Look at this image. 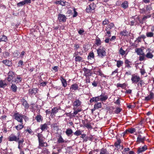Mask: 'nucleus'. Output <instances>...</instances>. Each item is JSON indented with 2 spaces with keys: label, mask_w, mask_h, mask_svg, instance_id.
I'll return each instance as SVG.
<instances>
[{
  "label": "nucleus",
  "mask_w": 154,
  "mask_h": 154,
  "mask_svg": "<svg viewBox=\"0 0 154 154\" xmlns=\"http://www.w3.org/2000/svg\"><path fill=\"white\" fill-rule=\"evenodd\" d=\"M38 141V148L40 149L41 147H46L48 146L47 143L44 141V138L42 135L40 133H38L37 135Z\"/></svg>",
  "instance_id": "1"
},
{
  "label": "nucleus",
  "mask_w": 154,
  "mask_h": 154,
  "mask_svg": "<svg viewBox=\"0 0 154 154\" xmlns=\"http://www.w3.org/2000/svg\"><path fill=\"white\" fill-rule=\"evenodd\" d=\"M17 135L16 136L14 134H12L8 138V141H15L17 142L20 139V138L21 137L20 133H17Z\"/></svg>",
  "instance_id": "2"
},
{
  "label": "nucleus",
  "mask_w": 154,
  "mask_h": 154,
  "mask_svg": "<svg viewBox=\"0 0 154 154\" xmlns=\"http://www.w3.org/2000/svg\"><path fill=\"white\" fill-rule=\"evenodd\" d=\"M98 55L101 58H103L106 55L105 49L103 47L101 46L97 49V50Z\"/></svg>",
  "instance_id": "3"
},
{
  "label": "nucleus",
  "mask_w": 154,
  "mask_h": 154,
  "mask_svg": "<svg viewBox=\"0 0 154 154\" xmlns=\"http://www.w3.org/2000/svg\"><path fill=\"white\" fill-rule=\"evenodd\" d=\"M14 117L15 119L17 120L18 122H20V123L23 122V119H24L25 117H26L25 116L18 113L14 114Z\"/></svg>",
  "instance_id": "4"
},
{
  "label": "nucleus",
  "mask_w": 154,
  "mask_h": 154,
  "mask_svg": "<svg viewBox=\"0 0 154 154\" xmlns=\"http://www.w3.org/2000/svg\"><path fill=\"white\" fill-rule=\"evenodd\" d=\"M140 79V78L139 76L135 74L132 75L131 80L132 83L137 84L139 81Z\"/></svg>",
  "instance_id": "5"
},
{
  "label": "nucleus",
  "mask_w": 154,
  "mask_h": 154,
  "mask_svg": "<svg viewBox=\"0 0 154 154\" xmlns=\"http://www.w3.org/2000/svg\"><path fill=\"white\" fill-rule=\"evenodd\" d=\"M14 77V72L12 71H9L8 73V77L7 78L8 81L9 82H10L13 79Z\"/></svg>",
  "instance_id": "6"
},
{
  "label": "nucleus",
  "mask_w": 154,
  "mask_h": 154,
  "mask_svg": "<svg viewBox=\"0 0 154 154\" xmlns=\"http://www.w3.org/2000/svg\"><path fill=\"white\" fill-rule=\"evenodd\" d=\"M50 124L49 122L41 124L40 126V129L42 131H45L49 128L48 126Z\"/></svg>",
  "instance_id": "7"
},
{
  "label": "nucleus",
  "mask_w": 154,
  "mask_h": 154,
  "mask_svg": "<svg viewBox=\"0 0 154 154\" xmlns=\"http://www.w3.org/2000/svg\"><path fill=\"white\" fill-rule=\"evenodd\" d=\"M58 19L60 22H65L66 21V17L65 15L59 14L58 15Z\"/></svg>",
  "instance_id": "8"
},
{
  "label": "nucleus",
  "mask_w": 154,
  "mask_h": 154,
  "mask_svg": "<svg viewBox=\"0 0 154 154\" xmlns=\"http://www.w3.org/2000/svg\"><path fill=\"white\" fill-rule=\"evenodd\" d=\"M83 70L84 72L85 75L87 77H89V76L91 75V73L90 70L85 68H84L83 69Z\"/></svg>",
  "instance_id": "9"
},
{
  "label": "nucleus",
  "mask_w": 154,
  "mask_h": 154,
  "mask_svg": "<svg viewBox=\"0 0 154 154\" xmlns=\"http://www.w3.org/2000/svg\"><path fill=\"white\" fill-rule=\"evenodd\" d=\"M145 139V137H142L141 135H139L137 137V143H143Z\"/></svg>",
  "instance_id": "10"
},
{
  "label": "nucleus",
  "mask_w": 154,
  "mask_h": 154,
  "mask_svg": "<svg viewBox=\"0 0 154 154\" xmlns=\"http://www.w3.org/2000/svg\"><path fill=\"white\" fill-rule=\"evenodd\" d=\"M24 142V139L21 138L19 139L17 142L18 143V148L19 149H22V148L23 147V143Z\"/></svg>",
  "instance_id": "11"
},
{
  "label": "nucleus",
  "mask_w": 154,
  "mask_h": 154,
  "mask_svg": "<svg viewBox=\"0 0 154 154\" xmlns=\"http://www.w3.org/2000/svg\"><path fill=\"white\" fill-rule=\"evenodd\" d=\"M147 149V146L146 145H145L142 147H139L138 148V150L137 151V154H139L144 152Z\"/></svg>",
  "instance_id": "12"
},
{
  "label": "nucleus",
  "mask_w": 154,
  "mask_h": 154,
  "mask_svg": "<svg viewBox=\"0 0 154 154\" xmlns=\"http://www.w3.org/2000/svg\"><path fill=\"white\" fill-rule=\"evenodd\" d=\"M151 17V15H149L146 16L144 15L141 20H139V21L140 23L141 24H143L144 23H145L146 22V19H147L148 18H149Z\"/></svg>",
  "instance_id": "13"
},
{
  "label": "nucleus",
  "mask_w": 154,
  "mask_h": 154,
  "mask_svg": "<svg viewBox=\"0 0 154 154\" xmlns=\"http://www.w3.org/2000/svg\"><path fill=\"white\" fill-rule=\"evenodd\" d=\"M38 90L36 88L30 89L29 90V93L31 95H35L37 93Z\"/></svg>",
  "instance_id": "14"
},
{
  "label": "nucleus",
  "mask_w": 154,
  "mask_h": 154,
  "mask_svg": "<svg viewBox=\"0 0 154 154\" xmlns=\"http://www.w3.org/2000/svg\"><path fill=\"white\" fill-rule=\"evenodd\" d=\"M154 96V94L152 92H151L147 96L145 97V100L148 101L152 99L153 98V96Z\"/></svg>",
  "instance_id": "15"
},
{
  "label": "nucleus",
  "mask_w": 154,
  "mask_h": 154,
  "mask_svg": "<svg viewBox=\"0 0 154 154\" xmlns=\"http://www.w3.org/2000/svg\"><path fill=\"white\" fill-rule=\"evenodd\" d=\"M2 62L3 63H4L6 66H11L12 64V63L11 61L7 60H3Z\"/></svg>",
  "instance_id": "16"
},
{
  "label": "nucleus",
  "mask_w": 154,
  "mask_h": 154,
  "mask_svg": "<svg viewBox=\"0 0 154 154\" xmlns=\"http://www.w3.org/2000/svg\"><path fill=\"white\" fill-rule=\"evenodd\" d=\"M60 79L61 81L63 86L64 87H66L67 85V82L66 79L62 76L60 77Z\"/></svg>",
  "instance_id": "17"
},
{
  "label": "nucleus",
  "mask_w": 154,
  "mask_h": 154,
  "mask_svg": "<svg viewBox=\"0 0 154 154\" xmlns=\"http://www.w3.org/2000/svg\"><path fill=\"white\" fill-rule=\"evenodd\" d=\"M135 52L137 53V55H141L144 54V53L143 52V50L140 48H137L135 50Z\"/></svg>",
  "instance_id": "18"
},
{
  "label": "nucleus",
  "mask_w": 154,
  "mask_h": 154,
  "mask_svg": "<svg viewBox=\"0 0 154 154\" xmlns=\"http://www.w3.org/2000/svg\"><path fill=\"white\" fill-rule=\"evenodd\" d=\"M121 143V140L120 139H119L117 140V141L115 142V146L116 147V148H118L119 147H121L122 149H123V147L122 146H121L120 145V143Z\"/></svg>",
  "instance_id": "19"
},
{
  "label": "nucleus",
  "mask_w": 154,
  "mask_h": 154,
  "mask_svg": "<svg viewBox=\"0 0 154 154\" xmlns=\"http://www.w3.org/2000/svg\"><path fill=\"white\" fill-rule=\"evenodd\" d=\"M65 133L67 136L68 137L71 136L73 133V131L71 128L67 129L65 131Z\"/></svg>",
  "instance_id": "20"
},
{
  "label": "nucleus",
  "mask_w": 154,
  "mask_h": 154,
  "mask_svg": "<svg viewBox=\"0 0 154 154\" xmlns=\"http://www.w3.org/2000/svg\"><path fill=\"white\" fill-rule=\"evenodd\" d=\"M79 86L76 84H74L71 86L70 89L72 91L73 90L75 91L77 90Z\"/></svg>",
  "instance_id": "21"
},
{
  "label": "nucleus",
  "mask_w": 154,
  "mask_h": 154,
  "mask_svg": "<svg viewBox=\"0 0 154 154\" xmlns=\"http://www.w3.org/2000/svg\"><path fill=\"white\" fill-rule=\"evenodd\" d=\"M100 96H99L97 97H92L90 99V103H92L94 101L96 102L100 100Z\"/></svg>",
  "instance_id": "22"
},
{
  "label": "nucleus",
  "mask_w": 154,
  "mask_h": 154,
  "mask_svg": "<svg viewBox=\"0 0 154 154\" xmlns=\"http://www.w3.org/2000/svg\"><path fill=\"white\" fill-rule=\"evenodd\" d=\"M81 103V102L79 100L76 99L74 102L73 106H74L78 107L80 105Z\"/></svg>",
  "instance_id": "23"
},
{
  "label": "nucleus",
  "mask_w": 154,
  "mask_h": 154,
  "mask_svg": "<svg viewBox=\"0 0 154 154\" xmlns=\"http://www.w3.org/2000/svg\"><path fill=\"white\" fill-rule=\"evenodd\" d=\"M121 6L124 9H125L128 8V3L127 1H125L122 3L121 5Z\"/></svg>",
  "instance_id": "24"
},
{
  "label": "nucleus",
  "mask_w": 154,
  "mask_h": 154,
  "mask_svg": "<svg viewBox=\"0 0 154 154\" xmlns=\"http://www.w3.org/2000/svg\"><path fill=\"white\" fill-rule=\"evenodd\" d=\"M99 154H109V153L106 149L103 148L100 150Z\"/></svg>",
  "instance_id": "25"
},
{
  "label": "nucleus",
  "mask_w": 154,
  "mask_h": 154,
  "mask_svg": "<svg viewBox=\"0 0 154 154\" xmlns=\"http://www.w3.org/2000/svg\"><path fill=\"white\" fill-rule=\"evenodd\" d=\"M23 123H20V124L15 126V128L18 130H20L22 129L23 127L24 126L23 125Z\"/></svg>",
  "instance_id": "26"
},
{
  "label": "nucleus",
  "mask_w": 154,
  "mask_h": 154,
  "mask_svg": "<svg viewBox=\"0 0 154 154\" xmlns=\"http://www.w3.org/2000/svg\"><path fill=\"white\" fill-rule=\"evenodd\" d=\"M7 85V84L4 80L0 81V88H4Z\"/></svg>",
  "instance_id": "27"
},
{
  "label": "nucleus",
  "mask_w": 154,
  "mask_h": 154,
  "mask_svg": "<svg viewBox=\"0 0 154 154\" xmlns=\"http://www.w3.org/2000/svg\"><path fill=\"white\" fill-rule=\"evenodd\" d=\"M57 141L59 143H62L66 142V141L64 140L62 137L61 135H59V137L57 139Z\"/></svg>",
  "instance_id": "28"
},
{
  "label": "nucleus",
  "mask_w": 154,
  "mask_h": 154,
  "mask_svg": "<svg viewBox=\"0 0 154 154\" xmlns=\"http://www.w3.org/2000/svg\"><path fill=\"white\" fill-rule=\"evenodd\" d=\"M35 119H36L37 122H40L42 121L43 120L42 116L40 115H38L35 117Z\"/></svg>",
  "instance_id": "29"
},
{
  "label": "nucleus",
  "mask_w": 154,
  "mask_h": 154,
  "mask_svg": "<svg viewBox=\"0 0 154 154\" xmlns=\"http://www.w3.org/2000/svg\"><path fill=\"white\" fill-rule=\"evenodd\" d=\"M95 109H96L100 108L102 107V104L101 103H97L94 105Z\"/></svg>",
  "instance_id": "30"
},
{
  "label": "nucleus",
  "mask_w": 154,
  "mask_h": 154,
  "mask_svg": "<svg viewBox=\"0 0 154 154\" xmlns=\"http://www.w3.org/2000/svg\"><path fill=\"white\" fill-rule=\"evenodd\" d=\"M125 67H127L128 68H129L131 67V66L130 65V63L131 62L129 61L128 60L126 59L125 60Z\"/></svg>",
  "instance_id": "31"
},
{
  "label": "nucleus",
  "mask_w": 154,
  "mask_h": 154,
  "mask_svg": "<svg viewBox=\"0 0 154 154\" xmlns=\"http://www.w3.org/2000/svg\"><path fill=\"white\" fill-rule=\"evenodd\" d=\"M22 104L26 109H28L29 107V105L27 103V101L25 99H23Z\"/></svg>",
  "instance_id": "32"
},
{
  "label": "nucleus",
  "mask_w": 154,
  "mask_h": 154,
  "mask_svg": "<svg viewBox=\"0 0 154 154\" xmlns=\"http://www.w3.org/2000/svg\"><path fill=\"white\" fill-rule=\"evenodd\" d=\"M154 56L153 54L150 52H148L146 55H145V57L147 58L152 59Z\"/></svg>",
  "instance_id": "33"
},
{
  "label": "nucleus",
  "mask_w": 154,
  "mask_h": 154,
  "mask_svg": "<svg viewBox=\"0 0 154 154\" xmlns=\"http://www.w3.org/2000/svg\"><path fill=\"white\" fill-rule=\"evenodd\" d=\"M154 33L152 32H148L146 33V36L147 37H153Z\"/></svg>",
  "instance_id": "34"
},
{
  "label": "nucleus",
  "mask_w": 154,
  "mask_h": 154,
  "mask_svg": "<svg viewBox=\"0 0 154 154\" xmlns=\"http://www.w3.org/2000/svg\"><path fill=\"white\" fill-rule=\"evenodd\" d=\"M100 100L103 101H105L108 98V96L107 95L103 96L102 95L100 96Z\"/></svg>",
  "instance_id": "35"
},
{
  "label": "nucleus",
  "mask_w": 154,
  "mask_h": 154,
  "mask_svg": "<svg viewBox=\"0 0 154 154\" xmlns=\"http://www.w3.org/2000/svg\"><path fill=\"white\" fill-rule=\"evenodd\" d=\"M137 85L138 86L142 87V85L145 84L143 80L140 79L139 81L137 83Z\"/></svg>",
  "instance_id": "36"
},
{
  "label": "nucleus",
  "mask_w": 154,
  "mask_h": 154,
  "mask_svg": "<svg viewBox=\"0 0 154 154\" xmlns=\"http://www.w3.org/2000/svg\"><path fill=\"white\" fill-rule=\"evenodd\" d=\"M119 52V54L122 56L124 55L125 54V51L123 50L122 47L120 48Z\"/></svg>",
  "instance_id": "37"
},
{
  "label": "nucleus",
  "mask_w": 154,
  "mask_h": 154,
  "mask_svg": "<svg viewBox=\"0 0 154 154\" xmlns=\"http://www.w3.org/2000/svg\"><path fill=\"white\" fill-rule=\"evenodd\" d=\"M95 44L99 46L101 44V41L100 38L97 37L95 39Z\"/></svg>",
  "instance_id": "38"
},
{
  "label": "nucleus",
  "mask_w": 154,
  "mask_h": 154,
  "mask_svg": "<svg viewBox=\"0 0 154 154\" xmlns=\"http://www.w3.org/2000/svg\"><path fill=\"white\" fill-rule=\"evenodd\" d=\"M8 40L7 37L5 35H3L1 38L0 37V42H6Z\"/></svg>",
  "instance_id": "39"
},
{
  "label": "nucleus",
  "mask_w": 154,
  "mask_h": 154,
  "mask_svg": "<svg viewBox=\"0 0 154 154\" xmlns=\"http://www.w3.org/2000/svg\"><path fill=\"white\" fill-rule=\"evenodd\" d=\"M127 131H128L131 134H133L136 131V130L134 128H131L127 129Z\"/></svg>",
  "instance_id": "40"
},
{
  "label": "nucleus",
  "mask_w": 154,
  "mask_h": 154,
  "mask_svg": "<svg viewBox=\"0 0 154 154\" xmlns=\"http://www.w3.org/2000/svg\"><path fill=\"white\" fill-rule=\"evenodd\" d=\"M75 61L76 62H80L82 61L83 58L79 56H77L75 57Z\"/></svg>",
  "instance_id": "41"
},
{
  "label": "nucleus",
  "mask_w": 154,
  "mask_h": 154,
  "mask_svg": "<svg viewBox=\"0 0 154 154\" xmlns=\"http://www.w3.org/2000/svg\"><path fill=\"white\" fill-rule=\"evenodd\" d=\"M123 63V62L122 61L118 60L117 62V66L119 68L122 65Z\"/></svg>",
  "instance_id": "42"
},
{
  "label": "nucleus",
  "mask_w": 154,
  "mask_h": 154,
  "mask_svg": "<svg viewBox=\"0 0 154 154\" xmlns=\"http://www.w3.org/2000/svg\"><path fill=\"white\" fill-rule=\"evenodd\" d=\"M114 26V25L113 23H110L108 25L107 27H106V29H108L110 30Z\"/></svg>",
  "instance_id": "43"
},
{
  "label": "nucleus",
  "mask_w": 154,
  "mask_h": 154,
  "mask_svg": "<svg viewBox=\"0 0 154 154\" xmlns=\"http://www.w3.org/2000/svg\"><path fill=\"white\" fill-rule=\"evenodd\" d=\"M145 54H144L141 55H140V57H139V60L140 61H142L144 60L145 59Z\"/></svg>",
  "instance_id": "44"
},
{
  "label": "nucleus",
  "mask_w": 154,
  "mask_h": 154,
  "mask_svg": "<svg viewBox=\"0 0 154 154\" xmlns=\"http://www.w3.org/2000/svg\"><path fill=\"white\" fill-rule=\"evenodd\" d=\"M96 72H97L96 74L97 75L102 76H104V75L102 73V71L100 69H98V70L96 71Z\"/></svg>",
  "instance_id": "45"
},
{
  "label": "nucleus",
  "mask_w": 154,
  "mask_h": 154,
  "mask_svg": "<svg viewBox=\"0 0 154 154\" xmlns=\"http://www.w3.org/2000/svg\"><path fill=\"white\" fill-rule=\"evenodd\" d=\"M128 33V32L126 30H124L120 32V34L122 35L127 36Z\"/></svg>",
  "instance_id": "46"
},
{
  "label": "nucleus",
  "mask_w": 154,
  "mask_h": 154,
  "mask_svg": "<svg viewBox=\"0 0 154 154\" xmlns=\"http://www.w3.org/2000/svg\"><path fill=\"white\" fill-rule=\"evenodd\" d=\"M51 127L53 128L54 130L58 129V126L57 125V124L56 123H54L51 125Z\"/></svg>",
  "instance_id": "47"
},
{
  "label": "nucleus",
  "mask_w": 154,
  "mask_h": 154,
  "mask_svg": "<svg viewBox=\"0 0 154 154\" xmlns=\"http://www.w3.org/2000/svg\"><path fill=\"white\" fill-rule=\"evenodd\" d=\"M11 88L13 91L14 92L16 91L17 87L15 85L12 84V85L11 86Z\"/></svg>",
  "instance_id": "48"
},
{
  "label": "nucleus",
  "mask_w": 154,
  "mask_h": 154,
  "mask_svg": "<svg viewBox=\"0 0 154 154\" xmlns=\"http://www.w3.org/2000/svg\"><path fill=\"white\" fill-rule=\"evenodd\" d=\"M126 86V84L124 83L123 84H121L119 83H117V87H121L123 88L124 87H125Z\"/></svg>",
  "instance_id": "49"
},
{
  "label": "nucleus",
  "mask_w": 154,
  "mask_h": 154,
  "mask_svg": "<svg viewBox=\"0 0 154 154\" xmlns=\"http://www.w3.org/2000/svg\"><path fill=\"white\" fill-rule=\"evenodd\" d=\"M22 80V78L20 77H17L16 79H15V81L12 80V82H17V83H18L19 82H21Z\"/></svg>",
  "instance_id": "50"
},
{
  "label": "nucleus",
  "mask_w": 154,
  "mask_h": 154,
  "mask_svg": "<svg viewBox=\"0 0 154 154\" xmlns=\"http://www.w3.org/2000/svg\"><path fill=\"white\" fill-rule=\"evenodd\" d=\"M81 111V109H77L76 110H75L74 111L73 114V115H72L73 116L75 117V115H76L78 112H80Z\"/></svg>",
  "instance_id": "51"
},
{
  "label": "nucleus",
  "mask_w": 154,
  "mask_h": 154,
  "mask_svg": "<svg viewBox=\"0 0 154 154\" xmlns=\"http://www.w3.org/2000/svg\"><path fill=\"white\" fill-rule=\"evenodd\" d=\"M94 54L93 52L90 53L88 56V59H91V58H94Z\"/></svg>",
  "instance_id": "52"
},
{
  "label": "nucleus",
  "mask_w": 154,
  "mask_h": 154,
  "mask_svg": "<svg viewBox=\"0 0 154 154\" xmlns=\"http://www.w3.org/2000/svg\"><path fill=\"white\" fill-rule=\"evenodd\" d=\"M58 109L56 107H54L52 109L51 112L54 114L58 112Z\"/></svg>",
  "instance_id": "53"
},
{
  "label": "nucleus",
  "mask_w": 154,
  "mask_h": 154,
  "mask_svg": "<svg viewBox=\"0 0 154 154\" xmlns=\"http://www.w3.org/2000/svg\"><path fill=\"white\" fill-rule=\"evenodd\" d=\"M82 132L80 130H77L74 133V134L77 136H79L81 134Z\"/></svg>",
  "instance_id": "54"
},
{
  "label": "nucleus",
  "mask_w": 154,
  "mask_h": 154,
  "mask_svg": "<svg viewBox=\"0 0 154 154\" xmlns=\"http://www.w3.org/2000/svg\"><path fill=\"white\" fill-rule=\"evenodd\" d=\"M109 23V22L108 21V20L106 19L104 20H103V21L102 24L103 25H105L108 24Z\"/></svg>",
  "instance_id": "55"
},
{
  "label": "nucleus",
  "mask_w": 154,
  "mask_h": 154,
  "mask_svg": "<svg viewBox=\"0 0 154 154\" xmlns=\"http://www.w3.org/2000/svg\"><path fill=\"white\" fill-rule=\"evenodd\" d=\"M122 110V109H121L119 107H117L116 108V110L115 111V112L116 114H118Z\"/></svg>",
  "instance_id": "56"
},
{
  "label": "nucleus",
  "mask_w": 154,
  "mask_h": 154,
  "mask_svg": "<svg viewBox=\"0 0 154 154\" xmlns=\"http://www.w3.org/2000/svg\"><path fill=\"white\" fill-rule=\"evenodd\" d=\"M24 5H25V3H24L23 1L20 2L17 4V6L19 7L21 6Z\"/></svg>",
  "instance_id": "57"
},
{
  "label": "nucleus",
  "mask_w": 154,
  "mask_h": 154,
  "mask_svg": "<svg viewBox=\"0 0 154 154\" xmlns=\"http://www.w3.org/2000/svg\"><path fill=\"white\" fill-rule=\"evenodd\" d=\"M107 29H106L105 30L106 31V33L108 35V37H109L111 36V33L110 30Z\"/></svg>",
  "instance_id": "58"
},
{
  "label": "nucleus",
  "mask_w": 154,
  "mask_h": 154,
  "mask_svg": "<svg viewBox=\"0 0 154 154\" xmlns=\"http://www.w3.org/2000/svg\"><path fill=\"white\" fill-rule=\"evenodd\" d=\"M140 72L141 75H143L145 73V70L144 69L141 68L140 69Z\"/></svg>",
  "instance_id": "59"
},
{
  "label": "nucleus",
  "mask_w": 154,
  "mask_h": 154,
  "mask_svg": "<svg viewBox=\"0 0 154 154\" xmlns=\"http://www.w3.org/2000/svg\"><path fill=\"white\" fill-rule=\"evenodd\" d=\"M85 126L88 128H92L91 125L88 123L85 124Z\"/></svg>",
  "instance_id": "60"
},
{
  "label": "nucleus",
  "mask_w": 154,
  "mask_h": 154,
  "mask_svg": "<svg viewBox=\"0 0 154 154\" xmlns=\"http://www.w3.org/2000/svg\"><path fill=\"white\" fill-rule=\"evenodd\" d=\"M6 116L5 115H3L1 117L0 119L2 120V121H4L6 120Z\"/></svg>",
  "instance_id": "61"
},
{
  "label": "nucleus",
  "mask_w": 154,
  "mask_h": 154,
  "mask_svg": "<svg viewBox=\"0 0 154 154\" xmlns=\"http://www.w3.org/2000/svg\"><path fill=\"white\" fill-rule=\"evenodd\" d=\"M91 8L90 6L87 7L86 9V11L88 12H91Z\"/></svg>",
  "instance_id": "62"
},
{
  "label": "nucleus",
  "mask_w": 154,
  "mask_h": 154,
  "mask_svg": "<svg viewBox=\"0 0 154 154\" xmlns=\"http://www.w3.org/2000/svg\"><path fill=\"white\" fill-rule=\"evenodd\" d=\"M146 12V10L144 8L140 9V12L141 14L145 13Z\"/></svg>",
  "instance_id": "63"
},
{
  "label": "nucleus",
  "mask_w": 154,
  "mask_h": 154,
  "mask_svg": "<svg viewBox=\"0 0 154 154\" xmlns=\"http://www.w3.org/2000/svg\"><path fill=\"white\" fill-rule=\"evenodd\" d=\"M147 11H150L152 10V8L150 5H147L146 7Z\"/></svg>",
  "instance_id": "64"
}]
</instances>
